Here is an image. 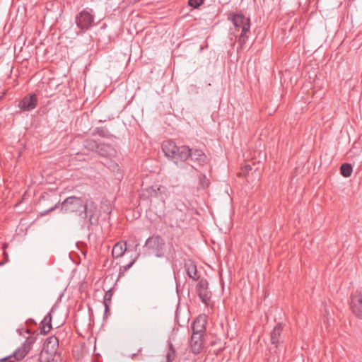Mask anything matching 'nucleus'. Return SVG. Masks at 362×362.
<instances>
[{
	"mask_svg": "<svg viewBox=\"0 0 362 362\" xmlns=\"http://www.w3.org/2000/svg\"><path fill=\"white\" fill-rule=\"evenodd\" d=\"M206 315H199L192 325V334L204 336L206 329Z\"/></svg>",
	"mask_w": 362,
	"mask_h": 362,
	"instance_id": "12",
	"label": "nucleus"
},
{
	"mask_svg": "<svg viewBox=\"0 0 362 362\" xmlns=\"http://www.w3.org/2000/svg\"><path fill=\"white\" fill-rule=\"evenodd\" d=\"M228 20L231 21L237 30H241L238 36V42L240 49H243L250 35V19L245 17L242 13H231Z\"/></svg>",
	"mask_w": 362,
	"mask_h": 362,
	"instance_id": "1",
	"label": "nucleus"
},
{
	"mask_svg": "<svg viewBox=\"0 0 362 362\" xmlns=\"http://www.w3.org/2000/svg\"><path fill=\"white\" fill-rule=\"evenodd\" d=\"M40 204L43 205L45 207H47V209L41 212L42 215H46L49 212L54 211L57 209L59 206L60 201L57 200L56 196H52L48 193H44L40 199Z\"/></svg>",
	"mask_w": 362,
	"mask_h": 362,
	"instance_id": "6",
	"label": "nucleus"
},
{
	"mask_svg": "<svg viewBox=\"0 0 362 362\" xmlns=\"http://www.w3.org/2000/svg\"><path fill=\"white\" fill-rule=\"evenodd\" d=\"M176 357V351L172 343L168 344V350L166 354V362H173Z\"/></svg>",
	"mask_w": 362,
	"mask_h": 362,
	"instance_id": "25",
	"label": "nucleus"
},
{
	"mask_svg": "<svg viewBox=\"0 0 362 362\" xmlns=\"http://www.w3.org/2000/svg\"><path fill=\"white\" fill-rule=\"evenodd\" d=\"M95 16L92 8H86L76 14L75 22L82 32L89 30L94 25Z\"/></svg>",
	"mask_w": 362,
	"mask_h": 362,
	"instance_id": "3",
	"label": "nucleus"
},
{
	"mask_svg": "<svg viewBox=\"0 0 362 362\" xmlns=\"http://www.w3.org/2000/svg\"><path fill=\"white\" fill-rule=\"evenodd\" d=\"M105 305V313H104V315L105 317H107V314L109 313V311H110V305L108 304H104Z\"/></svg>",
	"mask_w": 362,
	"mask_h": 362,
	"instance_id": "33",
	"label": "nucleus"
},
{
	"mask_svg": "<svg viewBox=\"0 0 362 362\" xmlns=\"http://www.w3.org/2000/svg\"><path fill=\"white\" fill-rule=\"evenodd\" d=\"M184 267L187 276L190 279H193L194 281H197L199 279L197 265L193 260H192L191 259H185Z\"/></svg>",
	"mask_w": 362,
	"mask_h": 362,
	"instance_id": "18",
	"label": "nucleus"
},
{
	"mask_svg": "<svg viewBox=\"0 0 362 362\" xmlns=\"http://www.w3.org/2000/svg\"><path fill=\"white\" fill-rule=\"evenodd\" d=\"M127 250V243L118 242L115 244L112 250V255L113 258H119L123 256Z\"/></svg>",
	"mask_w": 362,
	"mask_h": 362,
	"instance_id": "21",
	"label": "nucleus"
},
{
	"mask_svg": "<svg viewBox=\"0 0 362 362\" xmlns=\"http://www.w3.org/2000/svg\"><path fill=\"white\" fill-rule=\"evenodd\" d=\"M85 202L81 197H69L61 203V211L64 214H74L81 216L83 209H86Z\"/></svg>",
	"mask_w": 362,
	"mask_h": 362,
	"instance_id": "2",
	"label": "nucleus"
},
{
	"mask_svg": "<svg viewBox=\"0 0 362 362\" xmlns=\"http://www.w3.org/2000/svg\"><path fill=\"white\" fill-rule=\"evenodd\" d=\"M189 158L199 166L204 165L209 162V158L206 155L202 150L197 148H190V156Z\"/></svg>",
	"mask_w": 362,
	"mask_h": 362,
	"instance_id": "16",
	"label": "nucleus"
},
{
	"mask_svg": "<svg viewBox=\"0 0 362 362\" xmlns=\"http://www.w3.org/2000/svg\"><path fill=\"white\" fill-rule=\"evenodd\" d=\"M199 184L203 187L205 188L209 186V181L206 178L205 175H202L199 177Z\"/></svg>",
	"mask_w": 362,
	"mask_h": 362,
	"instance_id": "31",
	"label": "nucleus"
},
{
	"mask_svg": "<svg viewBox=\"0 0 362 362\" xmlns=\"http://www.w3.org/2000/svg\"><path fill=\"white\" fill-rule=\"evenodd\" d=\"M98 145L96 141L92 139H86L84 141V146L92 151L98 150Z\"/></svg>",
	"mask_w": 362,
	"mask_h": 362,
	"instance_id": "27",
	"label": "nucleus"
},
{
	"mask_svg": "<svg viewBox=\"0 0 362 362\" xmlns=\"http://www.w3.org/2000/svg\"><path fill=\"white\" fill-rule=\"evenodd\" d=\"M144 247L158 257L163 256L165 242L159 235H153L149 237L146 240Z\"/></svg>",
	"mask_w": 362,
	"mask_h": 362,
	"instance_id": "4",
	"label": "nucleus"
},
{
	"mask_svg": "<svg viewBox=\"0 0 362 362\" xmlns=\"http://www.w3.org/2000/svg\"><path fill=\"white\" fill-rule=\"evenodd\" d=\"M252 168L250 164H245L243 167H241L240 172L238 173V176H245L247 177L249 175L250 171H252Z\"/></svg>",
	"mask_w": 362,
	"mask_h": 362,
	"instance_id": "28",
	"label": "nucleus"
},
{
	"mask_svg": "<svg viewBox=\"0 0 362 362\" xmlns=\"http://www.w3.org/2000/svg\"><path fill=\"white\" fill-rule=\"evenodd\" d=\"M136 257L134 258L129 264L120 267L119 274H121L122 273H124L129 269H130L132 267V265L134 264V262H136Z\"/></svg>",
	"mask_w": 362,
	"mask_h": 362,
	"instance_id": "30",
	"label": "nucleus"
},
{
	"mask_svg": "<svg viewBox=\"0 0 362 362\" xmlns=\"http://www.w3.org/2000/svg\"><path fill=\"white\" fill-rule=\"evenodd\" d=\"M352 166L351 164L345 163L340 167V173L344 177H349L352 173Z\"/></svg>",
	"mask_w": 362,
	"mask_h": 362,
	"instance_id": "24",
	"label": "nucleus"
},
{
	"mask_svg": "<svg viewBox=\"0 0 362 362\" xmlns=\"http://www.w3.org/2000/svg\"><path fill=\"white\" fill-rule=\"evenodd\" d=\"M112 295H113L112 291L111 289L108 290L105 294L104 299H103V303L110 305L111 303Z\"/></svg>",
	"mask_w": 362,
	"mask_h": 362,
	"instance_id": "29",
	"label": "nucleus"
},
{
	"mask_svg": "<svg viewBox=\"0 0 362 362\" xmlns=\"http://www.w3.org/2000/svg\"><path fill=\"white\" fill-rule=\"evenodd\" d=\"M26 323L28 325H30V324H35V321L33 320V319H29L27 320Z\"/></svg>",
	"mask_w": 362,
	"mask_h": 362,
	"instance_id": "34",
	"label": "nucleus"
},
{
	"mask_svg": "<svg viewBox=\"0 0 362 362\" xmlns=\"http://www.w3.org/2000/svg\"><path fill=\"white\" fill-rule=\"evenodd\" d=\"M93 134H98L104 138H110L112 136L105 127L95 128Z\"/></svg>",
	"mask_w": 362,
	"mask_h": 362,
	"instance_id": "26",
	"label": "nucleus"
},
{
	"mask_svg": "<svg viewBox=\"0 0 362 362\" xmlns=\"http://www.w3.org/2000/svg\"><path fill=\"white\" fill-rule=\"evenodd\" d=\"M190 156V148L188 146H177L175 151V157L172 158L175 163L178 165L180 163V168H184L187 164L185 163Z\"/></svg>",
	"mask_w": 362,
	"mask_h": 362,
	"instance_id": "7",
	"label": "nucleus"
},
{
	"mask_svg": "<svg viewBox=\"0 0 362 362\" xmlns=\"http://www.w3.org/2000/svg\"><path fill=\"white\" fill-rule=\"evenodd\" d=\"M351 308L353 313L362 320V294L351 298Z\"/></svg>",
	"mask_w": 362,
	"mask_h": 362,
	"instance_id": "17",
	"label": "nucleus"
},
{
	"mask_svg": "<svg viewBox=\"0 0 362 362\" xmlns=\"http://www.w3.org/2000/svg\"><path fill=\"white\" fill-rule=\"evenodd\" d=\"M279 345H272V346L269 348L268 354H267V362L279 361Z\"/></svg>",
	"mask_w": 362,
	"mask_h": 362,
	"instance_id": "23",
	"label": "nucleus"
},
{
	"mask_svg": "<svg viewBox=\"0 0 362 362\" xmlns=\"http://www.w3.org/2000/svg\"><path fill=\"white\" fill-rule=\"evenodd\" d=\"M165 187L161 185L151 186L145 188L142 191V196L146 197L148 199L160 198L163 199L162 194L164 192Z\"/></svg>",
	"mask_w": 362,
	"mask_h": 362,
	"instance_id": "14",
	"label": "nucleus"
},
{
	"mask_svg": "<svg viewBox=\"0 0 362 362\" xmlns=\"http://www.w3.org/2000/svg\"><path fill=\"white\" fill-rule=\"evenodd\" d=\"M138 354H139V353H137V354H133L132 355V358H134L136 356H138Z\"/></svg>",
	"mask_w": 362,
	"mask_h": 362,
	"instance_id": "35",
	"label": "nucleus"
},
{
	"mask_svg": "<svg viewBox=\"0 0 362 362\" xmlns=\"http://www.w3.org/2000/svg\"><path fill=\"white\" fill-rule=\"evenodd\" d=\"M204 0H189L188 4L190 6L197 8L204 3Z\"/></svg>",
	"mask_w": 362,
	"mask_h": 362,
	"instance_id": "32",
	"label": "nucleus"
},
{
	"mask_svg": "<svg viewBox=\"0 0 362 362\" xmlns=\"http://www.w3.org/2000/svg\"><path fill=\"white\" fill-rule=\"evenodd\" d=\"M86 209L83 211V219L88 218L89 225L94 226L98 223L100 212L98 209L97 205L93 202H86Z\"/></svg>",
	"mask_w": 362,
	"mask_h": 362,
	"instance_id": "5",
	"label": "nucleus"
},
{
	"mask_svg": "<svg viewBox=\"0 0 362 362\" xmlns=\"http://www.w3.org/2000/svg\"><path fill=\"white\" fill-rule=\"evenodd\" d=\"M59 347V339L55 336H52L46 339L43 344L42 351L41 352L39 360H41L44 353L54 355Z\"/></svg>",
	"mask_w": 362,
	"mask_h": 362,
	"instance_id": "11",
	"label": "nucleus"
},
{
	"mask_svg": "<svg viewBox=\"0 0 362 362\" xmlns=\"http://www.w3.org/2000/svg\"><path fill=\"white\" fill-rule=\"evenodd\" d=\"M37 100L35 93L28 94L19 102L18 107L22 111H30L37 107Z\"/></svg>",
	"mask_w": 362,
	"mask_h": 362,
	"instance_id": "10",
	"label": "nucleus"
},
{
	"mask_svg": "<svg viewBox=\"0 0 362 362\" xmlns=\"http://www.w3.org/2000/svg\"><path fill=\"white\" fill-rule=\"evenodd\" d=\"M3 263L2 262H0V264H2Z\"/></svg>",
	"mask_w": 362,
	"mask_h": 362,
	"instance_id": "37",
	"label": "nucleus"
},
{
	"mask_svg": "<svg viewBox=\"0 0 362 362\" xmlns=\"http://www.w3.org/2000/svg\"><path fill=\"white\" fill-rule=\"evenodd\" d=\"M141 351H142V348H140V349H139V353H141Z\"/></svg>",
	"mask_w": 362,
	"mask_h": 362,
	"instance_id": "36",
	"label": "nucleus"
},
{
	"mask_svg": "<svg viewBox=\"0 0 362 362\" xmlns=\"http://www.w3.org/2000/svg\"><path fill=\"white\" fill-rule=\"evenodd\" d=\"M204 336L202 335H198V334H192V337L190 339V351L193 353L194 354H200L204 348V342H203V338Z\"/></svg>",
	"mask_w": 362,
	"mask_h": 362,
	"instance_id": "15",
	"label": "nucleus"
},
{
	"mask_svg": "<svg viewBox=\"0 0 362 362\" xmlns=\"http://www.w3.org/2000/svg\"><path fill=\"white\" fill-rule=\"evenodd\" d=\"M30 349V344L26 341L12 355L0 359V362H18L28 354Z\"/></svg>",
	"mask_w": 362,
	"mask_h": 362,
	"instance_id": "8",
	"label": "nucleus"
},
{
	"mask_svg": "<svg viewBox=\"0 0 362 362\" xmlns=\"http://www.w3.org/2000/svg\"><path fill=\"white\" fill-rule=\"evenodd\" d=\"M285 325L282 322H278L270 333V342L272 345H280L283 342V330Z\"/></svg>",
	"mask_w": 362,
	"mask_h": 362,
	"instance_id": "13",
	"label": "nucleus"
},
{
	"mask_svg": "<svg viewBox=\"0 0 362 362\" xmlns=\"http://www.w3.org/2000/svg\"><path fill=\"white\" fill-rule=\"evenodd\" d=\"M97 151L101 156L106 158L114 157L117 153L115 148L112 145L106 144H100Z\"/></svg>",
	"mask_w": 362,
	"mask_h": 362,
	"instance_id": "19",
	"label": "nucleus"
},
{
	"mask_svg": "<svg viewBox=\"0 0 362 362\" xmlns=\"http://www.w3.org/2000/svg\"><path fill=\"white\" fill-rule=\"evenodd\" d=\"M177 147V146L172 141H165L162 144V150L165 156L171 159L175 157Z\"/></svg>",
	"mask_w": 362,
	"mask_h": 362,
	"instance_id": "20",
	"label": "nucleus"
},
{
	"mask_svg": "<svg viewBox=\"0 0 362 362\" xmlns=\"http://www.w3.org/2000/svg\"><path fill=\"white\" fill-rule=\"evenodd\" d=\"M52 315L49 313L44 319L41 321L40 325V334H47L52 329Z\"/></svg>",
	"mask_w": 362,
	"mask_h": 362,
	"instance_id": "22",
	"label": "nucleus"
},
{
	"mask_svg": "<svg viewBox=\"0 0 362 362\" xmlns=\"http://www.w3.org/2000/svg\"><path fill=\"white\" fill-rule=\"evenodd\" d=\"M197 291L202 302L208 305L211 298V292L209 290V282L206 279L199 280L197 286Z\"/></svg>",
	"mask_w": 362,
	"mask_h": 362,
	"instance_id": "9",
	"label": "nucleus"
}]
</instances>
